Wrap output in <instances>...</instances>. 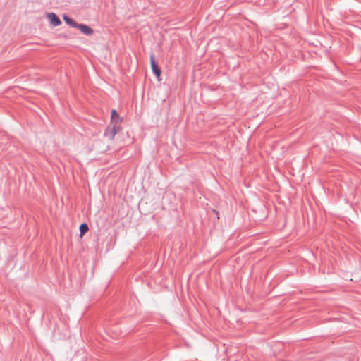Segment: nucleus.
<instances>
[{
  "label": "nucleus",
  "instance_id": "f03ea898",
  "mask_svg": "<svg viewBox=\"0 0 361 361\" xmlns=\"http://www.w3.org/2000/svg\"><path fill=\"white\" fill-rule=\"evenodd\" d=\"M150 63H151L152 72L154 73V74L157 77H159L161 75V70L155 61L154 54H151V56H150Z\"/></svg>",
  "mask_w": 361,
  "mask_h": 361
},
{
  "label": "nucleus",
  "instance_id": "0eeeda50",
  "mask_svg": "<svg viewBox=\"0 0 361 361\" xmlns=\"http://www.w3.org/2000/svg\"><path fill=\"white\" fill-rule=\"evenodd\" d=\"M89 228H88V226L87 224L85 223H82L80 226V235H84L85 233L87 232Z\"/></svg>",
  "mask_w": 361,
  "mask_h": 361
},
{
  "label": "nucleus",
  "instance_id": "20e7f679",
  "mask_svg": "<svg viewBox=\"0 0 361 361\" xmlns=\"http://www.w3.org/2000/svg\"><path fill=\"white\" fill-rule=\"evenodd\" d=\"M83 34L90 35L93 33V30L85 24H78L76 26Z\"/></svg>",
  "mask_w": 361,
  "mask_h": 361
},
{
  "label": "nucleus",
  "instance_id": "7ed1b4c3",
  "mask_svg": "<svg viewBox=\"0 0 361 361\" xmlns=\"http://www.w3.org/2000/svg\"><path fill=\"white\" fill-rule=\"evenodd\" d=\"M47 17L49 20L50 23L54 26H59L61 24V21L59 18L54 13H49Z\"/></svg>",
  "mask_w": 361,
  "mask_h": 361
},
{
  "label": "nucleus",
  "instance_id": "f257e3e1",
  "mask_svg": "<svg viewBox=\"0 0 361 361\" xmlns=\"http://www.w3.org/2000/svg\"><path fill=\"white\" fill-rule=\"evenodd\" d=\"M120 128L116 124H113L112 126H108L105 130L104 135L110 140L114 138L115 135L119 130Z\"/></svg>",
  "mask_w": 361,
  "mask_h": 361
},
{
  "label": "nucleus",
  "instance_id": "39448f33",
  "mask_svg": "<svg viewBox=\"0 0 361 361\" xmlns=\"http://www.w3.org/2000/svg\"><path fill=\"white\" fill-rule=\"evenodd\" d=\"M111 119L112 124H117L121 121V118L115 109L111 111Z\"/></svg>",
  "mask_w": 361,
  "mask_h": 361
},
{
  "label": "nucleus",
  "instance_id": "423d86ee",
  "mask_svg": "<svg viewBox=\"0 0 361 361\" xmlns=\"http://www.w3.org/2000/svg\"><path fill=\"white\" fill-rule=\"evenodd\" d=\"M63 20L68 25L73 27H76L78 25V23L75 20H73L72 18L68 17L66 15L63 16Z\"/></svg>",
  "mask_w": 361,
  "mask_h": 361
}]
</instances>
